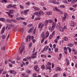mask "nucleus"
I'll return each mask as SVG.
<instances>
[{"label":"nucleus","instance_id":"nucleus-56","mask_svg":"<svg viewBox=\"0 0 77 77\" xmlns=\"http://www.w3.org/2000/svg\"><path fill=\"white\" fill-rule=\"evenodd\" d=\"M30 58H31V57H27L26 58H25V59H30Z\"/></svg>","mask_w":77,"mask_h":77},{"label":"nucleus","instance_id":"nucleus-47","mask_svg":"<svg viewBox=\"0 0 77 77\" xmlns=\"http://www.w3.org/2000/svg\"><path fill=\"white\" fill-rule=\"evenodd\" d=\"M66 17H64L63 19V21H65V20H66Z\"/></svg>","mask_w":77,"mask_h":77},{"label":"nucleus","instance_id":"nucleus-46","mask_svg":"<svg viewBox=\"0 0 77 77\" xmlns=\"http://www.w3.org/2000/svg\"><path fill=\"white\" fill-rule=\"evenodd\" d=\"M2 38L3 39H5V38H6V36H5V35H4L2 36Z\"/></svg>","mask_w":77,"mask_h":77},{"label":"nucleus","instance_id":"nucleus-21","mask_svg":"<svg viewBox=\"0 0 77 77\" xmlns=\"http://www.w3.org/2000/svg\"><path fill=\"white\" fill-rule=\"evenodd\" d=\"M24 27H22L21 28V30H20L22 33H23V32H24Z\"/></svg>","mask_w":77,"mask_h":77},{"label":"nucleus","instance_id":"nucleus-45","mask_svg":"<svg viewBox=\"0 0 77 77\" xmlns=\"http://www.w3.org/2000/svg\"><path fill=\"white\" fill-rule=\"evenodd\" d=\"M23 24L24 26H26V25L27 24V23H26L25 22H23Z\"/></svg>","mask_w":77,"mask_h":77},{"label":"nucleus","instance_id":"nucleus-4","mask_svg":"<svg viewBox=\"0 0 77 77\" xmlns=\"http://www.w3.org/2000/svg\"><path fill=\"white\" fill-rule=\"evenodd\" d=\"M24 45H23L22 46V47L21 49V50L20 51V54H22L21 53H22V52H23V51L24 50Z\"/></svg>","mask_w":77,"mask_h":77},{"label":"nucleus","instance_id":"nucleus-28","mask_svg":"<svg viewBox=\"0 0 77 77\" xmlns=\"http://www.w3.org/2000/svg\"><path fill=\"white\" fill-rule=\"evenodd\" d=\"M34 8L35 10H36V11L38 10V8L37 7H34Z\"/></svg>","mask_w":77,"mask_h":77},{"label":"nucleus","instance_id":"nucleus-44","mask_svg":"<svg viewBox=\"0 0 77 77\" xmlns=\"http://www.w3.org/2000/svg\"><path fill=\"white\" fill-rule=\"evenodd\" d=\"M20 7L21 9H24V7L21 5H20Z\"/></svg>","mask_w":77,"mask_h":77},{"label":"nucleus","instance_id":"nucleus-24","mask_svg":"<svg viewBox=\"0 0 77 77\" xmlns=\"http://www.w3.org/2000/svg\"><path fill=\"white\" fill-rule=\"evenodd\" d=\"M55 9L56 11H57V12H60V10L58 9V8H57V7H55Z\"/></svg>","mask_w":77,"mask_h":77},{"label":"nucleus","instance_id":"nucleus-23","mask_svg":"<svg viewBox=\"0 0 77 77\" xmlns=\"http://www.w3.org/2000/svg\"><path fill=\"white\" fill-rule=\"evenodd\" d=\"M77 1V0H73L72 2V4H74Z\"/></svg>","mask_w":77,"mask_h":77},{"label":"nucleus","instance_id":"nucleus-54","mask_svg":"<svg viewBox=\"0 0 77 77\" xmlns=\"http://www.w3.org/2000/svg\"><path fill=\"white\" fill-rule=\"evenodd\" d=\"M35 70L37 72H39V69H35Z\"/></svg>","mask_w":77,"mask_h":77},{"label":"nucleus","instance_id":"nucleus-17","mask_svg":"<svg viewBox=\"0 0 77 77\" xmlns=\"http://www.w3.org/2000/svg\"><path fill=\"white\" fill-rule=\"evenodd\" d=\"M60 30L61 32H63V28L62 27H60Z\"/></svg>","mask_w":77,"mask_h":77},{"label":"nucleus","instance_id":"nucleus-64","mask_svg":"<svg viewBox=\"0 0 77 77\" xmlns=\"http://www.w3.org/2000/svg\"><path fill=\"white\" fill-rule=\"evenodd\" d=\"M54 76L56 77H58V76L57 75V74H56L54 75Z\"/></svg>","mask_w":77,"mask_h":77},{"label":"nucleus","instance_id":"nucleus-43","mask_svg":"<svg viewBox=\"0 0 77 77\" xmlns=\"http://www.w3.org/2000/svg\"><path fill=\"white\" fill-rule=\"evenodd\" d=\"M36 76V74L35 73L32 74V76L33 77H35Z\"/></svg>","mask_w":77,"mask_h":77},{"label":"nucleus","instance_id":"nucleus-11","mask_svg":"<svg viewBox=\"0 0 77 77\" xmlns=\"http://www.w3.org/2000/svg\"><path fill=\"white\" fill-rule=\"evenodd\" d=\"M63 39L65 41H68V38L67 37H65L63 38Z\"/></svg>","mask_w":77,"mask_h":77},{"label":"nucleus","instance_id":"nucleus-20","mask_svg":"<svg viewBox=\"0 0 77 77\" xmlns=\"http://www.w3.org/2000/svg\"><path fill=\"white\" fill-rule=\"evenodd\" d=\"M41 25H42V23H41L39 24L38 26V29H39V28L41 27Z\"/></svg>","mask_w":77,"mask_h":77},{"label":"nucleus","instance_id":"nucleus-62","mask_svg":"<svg viewBox=\"0 0 77 77\" xmlns=\"http://www.w3.org/2000/svg\"><path fill=\"white\" fill-rule=\"evenodd\" d=\"M30 2H27V3H26V5H27L28 6H29V5H30Z\"/></svg>","mask_w":77,"mask_h":77},{"label":"nucleus","instance_id":"nucleus-63","mask_svg":"<svg viewBox=\"0 0 77 77\" xmlns=\"http://www.w3.org/2000/svg\"><path fill=\"white\" fill-rule=\"evenodd\" d=\"M54 42L55 43H57L58 41L57 39H56L54 40Z\"/></svg>","mask_w":77,"mask_h":77},{"label":"nucleus","instance_id":"nucleus-50","mask_svg":"<svg viewBox=\"0 0 77 77\" xmlns=\"http://www.w3.org/2000/svg\"><path fill=\"white\" fill-rule=\"evenodd\" d=\"M60 23L59 22L57 25V27H58L60 26Z\"/></svg>","mask_w":77,"mask_h":77},{"label":"nucleus","instance_id":"nucleus-30","mask_svg":"<svg viewBox=\"0 0 77 77\" xmlns=\"http://www.w3.org/2000/svg\"><path fill=\"white\" fill-rule=\"evenodd\" d=\"M55 51L56 53H57V52L58 51V48H55Z\"/></svg>","mask_w":77,"mask_h":77},{"label":"nucleus","instance_id":"nucleus-37","mask_svg":"<svg viewBox=\"0 0 77 77\" xmlns=\"http://www.w3.org/2000/svg\"><path fill=\"white\" fill-rule=\"evenodd\" d=\"M46 47H47V46H45V47H44V48L43 49V50H42V52H44V51H45V49H46Z\"/></svg>","mask_w":77,"mask_h":77},{"label":"nucleus","instance_id":"nucleus-18","mask_svg":"<svg viewBox=\"0 0 77 77\" xmlns=\"http://www.w3.org/2000/svg\"><path fill=\"white\" fill-rule=\"evenodd\" d=\"M66 60L67 63V65H69V60H68V59L66 58Z\"/></svg>","mask_w":77,"mask_h":77},{"label":"nucleus","instance_id":"nucleus-41","mask_svg":"<svg viewBox=\"0 0 77 77\" xmlns=\"http://www.w3.org/2000/svg\"><path fill=\"white\" fill-rule=\"evenodd\" d=\"M34 15H37V16H38V12H35L34 13Z\"/></svg>","mask_w":77,"mask_h":77},{"label":"nucleus","instance_id":"nucleus-12","mask_svg":"<svg viewBox=\"0 0 77 77\" xmlns=\"http://www.w3.org/2000/svg\"><path fill=\"white\" fill-rule=\"evenodd\" d=\"M48 24V20H46L45 21V27L47 26V24Z\"/></svg>","mask_w":77,"mask_h":77},{"label":"nucleus","instance_id":"nucleus-53","mask_svg":"<svg viewBox=\"0 0 77 77\" xmlns=\"http://www.w3.org/2000/svg\"><path fill=\"white\" fill-rule=\"evenodd\" d=\"M16 20H21V17H17L16 18Z\"/></svg>","mask_w":77,"mask_h":77},{"label":"nucleus","instance_id":"nucleus-3","mask_svg":"<svg viewBox=\"0 0 77 77\" xmlns=\"http://www.w3.org/2000/svg\"><path fill=\"white\" fill-rule=\"evenodd\" d=\"M29 39V41H30V39H31V36L28 35V36L27 37H26V42H28V40Z\"/></svg>","mask_w":77,"mask_h":77},{"label":"nucleus","instance_id":"nucleus-57","mask_svg":"<svg viewBox=\"0 0 77 77\" xmlns=\"http://www.w3.org/2000/svg\"><path fill=\"white\" fill-rule=\"evenodd\" d=\"M7 21H8L9 23L11 22V20L9 19H7L6 20Z\"/></svg>","mask_w":77,"mask_h":77},{"label":"nucleus","instance_id":"nucleus-55","mask_svg":"<svg viewBox=\"0 0 77 77\" xmlns=\"http://www.w3.org/2000/svg\"><path fill=\"white\" fill-rule=\"evenodd\" d=\"M31 57H32L33 59H34V58H36V56H31Z\"/></svg>","mask_w":77,"mask_h":77},{"label":"nucleus","instance_id":"nucleus-49","mask_svg":"<svg viewBox=\"0 0 77 77\" xmlns=\"http://www.w3.org/2000/svg\"><path fill=\"white\" fill-rule=\"evenodd\" d=\"M27 73H28V74H30L31 72L29 70H28L27 71Z\"/></svg>","mask_w":77,"mask_h":77},{"label":"nucleus","instance_id":"nucleus-38","mask_svg":"<svg viewBox=\"0 0 77 77\" xmlns=\"http://www.w3.org/2000/svg\"><path fill=\"white\" fill-rule=\"evenodd\" d=\"M2 3H4V2L5 3H7V1L6 0H3L2 1Z\"/></svg>","mask_w":77,"mask_h":77},{"label":"nucleus","instance_id":"nucleus-9","mask_svg":"<svg viewBox=\"0 0 77 77\" xmlns=\"http://www.w3.org/2000/svg\"><path fill=\"white\" fill-rule=\"evenodd\" d=\"M10 22H14V23H17V21L14 19H11L10 20Z\"/></svg>","mask_w":77,"mask_h":77},{"label":"nucleus","instance_id":"nucleus-42","mask_svg":"<svg viewBox=\"0 0 77 77\" xmlns=\"http://www.w3.org/2000/svg\"><path fill=\"white\" fill-rule=\"evenodd\" d=\"M46 34H47L46 35V38H48V35H49V33L47 32Z\"/></svg>","mask_w":77,"mask_h":77},{"label":"nucleus","instance_id":"nucleus-31","mask_svg":"<svg viewBox=\"0 0 77 77\" xmlns=\"http://www.w3.org/2000/svg\"><path fill=\"white\" fill-rule=\"evenodd\" d=\"M5 48H6V46H4L3 48H1V49L2 50H5Z\"/></svg>","mask_w":77,"mask_h":77},{"label":"nucleus","instance_id":"nucleus-59","mask_svg":"<svg viewBox=\"0 0 77 77\" xmlns=\"http://www.w3.org/2000/svg\"><path fill=\"white\" fill-rule=\"evenodd\" d=\"M42 38H43V39H45V38L44 37V34L42 35Z\"/></svg>","mask_w":77,"mask_h":77},{"label":"nucleus","instance_id":"nucleus-40","mask_svg":"<svg viewBox=\"0 0 77 77\" xmlns=\"http://www.w3.org/2000/svg\"><path fill=\"white\" fill-rule=\"evenodd\" d=\"M37 54V52H36L34 54H32V56H35Z\"/></svg>","mask_w":77,"mask_h":77},{"label":"nucleus","instance_id":"nucleus-6","mask_svg":"<svg viewBox=\"0 0 77 77\" xmlns=\"http://www.w3.org/2000/svg\"><path fill=\"white\" fill-rule=\"evenodd\" d=\"M34 27H32L31 29H30L29 30L28 32L29 33H30V32H32L33 30V29H34Z\"/></svg>","mask_w":77,"mask_h":77},{"label":"nucleus","instance_id":"nucleus-8","mask_svg":"<svg viewBox=\"0 0 77 77\" xmlns=\"http://www.w3.org/2000/svg\"><path fill=\"white\" fill-rule=\"evenodd\" d=\"M5 27H3L1 32V33L2 34H3L4 32H5Z\"/></svg>","mask_w":77,"mask_h":77},{"label":"nucleus","instance_id":"nucleus-52","mask_svg":"<svg viewBox=\"0 0 77 77\" xmlns=\"http://www.w3.org/2000/svg\"><path fill=\"white\" fill-rule=\"evenodd\" d=\"M77 5H73V8H76L77 7Z\"/></svg>","mask_w":77,"mask_h":77},{"label":"nucleus","instance_id":"nucleus-29","mask_svg":"<svg viewBox=\"0 0 77 77\" xmlns=\"http://www.w3.org/2000/svg\"><path fill=\"white\" fill-rule=\"evenodd\" d=\"M54 27L53 26H52V28L51 29V32H52V31H53V30L54 29Z\"/></svg>","mask_w":77,"mask_h":77},{"label":"nucleus","instance_id":"nucleus-36","mask_svg":"<svg viewBox=\"0 0 77 77\" xmlns=\"http://www.w3.org/2000/svg\"><path fill=\"white\" fill-rule=\"evenodd\" d=\"M38 68V65H36V66H35V67H34V69H37V68Z\"/></svg>","mask_w":77,"mask_h":77},{"label":"nucleus","instance_id":"nucleus-15","mask_svg":"<svg viewBox=\"0 0 77 77\" xmlns=\"http://www.w3.org/2000/svg\"><path fill=\"white\" fill-rule=\"evenodd\" d=\"M0 21H2L3 22H5L6 20L4 18H0Z\"/></svg>","mask_w":77,"mask_h":77},{"label":"nucleus","instance_id":"nucleus-5","mask_svg":"<svg viewBox=\"0 0 77 77\" xmlns=\"http://www.w3.org/2000/svg\"><path fill=\"white\" fill-rule=\"evenodd\" d=\"M17 5H12V4H10L7 7V8H12L14 7V6H16Z\"/></svg>","mask_w":77,"mask_h":77},{"label":"nucleus","instance_id":"nucleus-13","mask_svg":"<svg viewBox=\"0 0 77 77\" xmlns=\"http://www.w3.org/2000/svg\"><path fill=\"white\" fill-rule=\"evenodd\" d=\"M51 12H47L46 13V14L47 15H51Z\"/></svg>","mask_w":77,"mask_h":77},{"label":"nucleus","instance_id":"nucleus-19","mask_svg":"<svg viewBox=\"0 0 77 77\" xmlns=\"http://www.w3.org/2000/svg\"><path fill=\"white\" fill-rule=\"evenodd\" d=\"M56 26V23L54 22L52 23V27H55Z\"/></svg>","mask_w":77,"mask_h":77},{"label":"nucleus","instance_id":"nucleus-35","mask_svg":"<svg viewBox=\"0 0 77 77\" xmlns=\"http://www.w3.org/2000/svg\"><path fill=\"white\" fill-rule=\"evenodd\" d=\"M48 23H52V20H48Z\"/></svg>","mask_w":77,"mask_h":77},{"label":"nucleus","instance_id":"nucleus-2","mask_svg":"<svg viewBox=\"0 0 77 77\" xmlns=\"http://www.w3.org/2000/svg\"><path fill=\"white\" fill-rule=\"evenodd\" d=\"M42 14H44V12L42 11H40L39 12L38 14V17H41V15Z\"/></svg>","mask_w":77,"mask_h":77},{"label":"nucleus","instance_id":"nucleus-48","mask_svg":"<svg viewBox=\"0 0 77 77\" xmlns=\"http://www.w3.org/2000/svg\"><path fill=\"white\" fill-rule=\"evenodd\" d=\"M9 26H10V27H14V25L10 24L9 25Z\"/></svg>","mask_w":77,"mask_h":77},{"label":"nucleus","instance_id":"nucleus-58","mask_svg":"<svg viewBox=\"0 0 77 77\" xmlns=\"http://www.w3.org/2000/svg\"><path fill=\"white\" fill-rule=\"evenodd\" d=\"M64 17H66V16L68 15V14H66V13H64Z\"/></svg>","mask_w":77,"mask_h":77},{"label":"nucleus","instance_id":"nucleus-22","mask_svg":"<svg viewBox=\"0 0 77 77\" xmlns=\"http://www.w3.org/2000/svg\"><path fill=\"white\" fill-rule=\"evenodd\" d=\"M73 45H74L71 43L69 44L68 45V46H69V47H72Z\"/></svg>","mask_w":77,"mask_h":77},{"label":"nucleus","instance_id":"nucleus-16","mask_svg":"<svg viewBox=\"0 0 77 77\" xmlns=\"http://www.w3.org/2000/svg\"><path fill=\"white\" fill-rule=\"evenodd\" d=\"M56 69L58 71H61L62 70V69H61V68L60 67H57Z\"/></svg>","mask_w":77,"mask_h":77},{"label":"nucleus","instance_id":"nucleus-25","mask_svg":"<svg viewBox=\"0 0 77 77\" xmlns=\"http://www.w3.org/2000/svg\"><path fill=\"white\" fill-rule=\"evenodd\" d=\"M40 19H41V18L40 17H39V18L37 17L34 19V20L35 21H36V20H39Z\"/></svg>","mask_w":77,"mask_h":77},{"label":"nucleus","instance_id":"nucleus-14","mask_svg":"<svg viewBox=\"0 0 77 77\" xmlns=\"http://www.w3.org/2000/svg\"><path fill=\"white\" fill-rule=\"evenodd\" d=\"M51 3H52L53 4L56 3V0H51Z\"/></svg>","mask_w":77,"mask_h":77},{"label":"nucleus","instance_id":"nucleus-27","mask_svg":"<svg viewBox=\"0 0 77 77\" xmlns=\"http://www.w3.org/2000/svg\"><path fill=\"white\" fill-rule=\"evenodd\" d=\"M29 11V10H26L24 11L23 12V13H24V14H26V13H27V12H28Z\"/></svg>","mask_w":77,"mask_h":77},{"label":"nucleus","instance_id":"nucleus-32","mask_svg":"<svg viewBox=\"0 0 77 77\" xmlns=\"http://www.w3.org/2000/svg\"><path fill=\"white\" fill-rule=\"evenodd\" d=\"M36 29L35 28V29H34L33 32V34H34V35H35V32H36Z\"/></svg>","mask_w":77,"mask_h":77},{"label":"nucleus","instance_id":"nucleus-51","mask_svg":"<svg viewBox=\"0 0 77 77\" xmlns=\"http://www.w3.org/2000/svg\"><path fill=\"white\" fill-rule=\"evenodd\" d=\"M11 63H12V64H14V63H15V61H11Z\"/></svg>","mask_w":77,"mask_h":77},{"label":"nucleus","instance_id":"nucleus-7","mask_svg":"<svg viewBox=\"0 0 77 77\" xmlns=\"http://www.w3.org/2000/svg\"><path fill=\"white\" fill-rule=\"evenodd\" d=\"M10 72L11 74H17L16 72H15L14 70H11L10 71Z\"/></svg>","mask_w":77,"mask_h":77},{"label":"nucleus","instance_id":"nucleus-1","mask_svg":"<svg viewBox=\"0 0 77 77\" xmlns=\"http://www.w3.org/2000/svg\"><path fill=\"white\" fill-rule=\"evenodd\" d=\"M14 10H10L9 12H6V13L7 14H8V15L9 16L11 17V18H12V17H13V15H11V14H13V11Z\"/></svg>","mask_w":77,"mask_h":77},{"label":"nucleus","instance_id":"nucleus-61","mask_svg":"<svg viewBox=\"0 0 77 77\" xmlns=\"http://www.w3.org/2000/svg\"><path fill=\"white\" fill-rule=\"evenodd\" d=\"M41 5L42 6H44V3H41Z\"/></svg>","mask_w":77,"mask_h":77},{"label":"nucleus","instance_id":"nucleus-39","mask_svg":"<svg viewBox=\"0 0 77 77\" xmlns=\"http://www.w3.org/2000/svg\"><path fill=\"white\" fill-rule=\"evenodd\" d=\"M45 68V66H44V65H42L41 66V68H42V69H44Z\"/></svg>","mask_w":77,"mask_h":77},{"label":"nucleus","instance_id":"nucleus-26","mask_svg":"<svg viewBox=\"0 0 77 77\" xmlns=\"http://www.w3.org/2000/svg\"><path fill=\"white\" fill-rule=\"evenodd\" d=\"M44 24L43 23L42 25L40 27V30L41 31V30H42V27H43L44 26Z\"/></svg>","mask_w":77,"mask_h":77},{"label":"nucleus","instance_id":"nucleus-34","mask_svg":"<svg viewBox=\"0 0 77 77\" xmlns=\"http://www.w3.org/2000/svg\"><path fill=\"white\" fill-rule=\"evenodd\" d=\"M32 42H30L29 45V47H32Z\"/></svg>","mask_w":77,"mask_h":77},{"label":"nucleus","instance_id":"nucleus-10","mask_svg":"<svg viewBox=\"0 0 77 77\" xmlns=\"http://www.w3.org/2000/svg\"><path fill=\"white\" fill-rule=\"evenodd\" d=\"M46 69H49L50 70H51V67H50L49 66H46Z\"/></svg>","mask_w":77,"mask_h":77},{"label":"nucleus","instance_id":"nucleus-60","mask_svg":"<svg viewBox=\"0 0 77 77\" xmlns=\"http://www.w3.org/2000/svg\"><path fill=\"white\" fill-rule=\"evenodd\" d=\"M64 2V3H68V2H67V1L66 0H65L64 1H63Z\"/></svg>","mask_w":77,"mask_h":77},{"label":"nucleus","instance_id":"nucleus-33","mask_svg":"<svg viewBox=\"0 0 77 77\" xmlns=\"http://www.w3.org/2000/svg\"><path fill=\"white\" fill-rule=\"evenodd\" d=\"M60 8H65V6L64 5H61L60 6Z\"/></svg>","mask_w":77,"mask_h":77}]
</instances>
